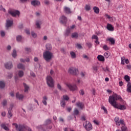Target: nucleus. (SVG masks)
Listing matches in <instances>:
<instances>
[{
    "label": "nucleus",
    "mask_w": 131,
    "mask_h": 131,
    "mask_svg": "<svg viewBox=\"0 0 131 131\" xmlns=\"http://www.w3.org/2000/svg\"><path fill=\"white\" fill-rule=\"evenodd\" d=\"M84 126H85V128L86 130L90 131L93 128V126H92V124L90 123V122L86 121L85 124H83Z\"/></svg>",
    "instance_id": "obj_9"
},
{
    "label": "nucleus",
    "mask_w": 131,
    "mask_h": 131,
    "mask_svg": "<svg viewBox=\"0 0 131 131\" xmlns=\"http://www.w3.org/2000/svg\"><path fill=\"white\" fill-rule=\"evenodd\" d=\"M51 122H52V120H51L50 119L47 120L45 122L46 125L50 124V123H51Z\"/></svg>",
    "instance_id": "obj_50"
},
{
    "label": "nucleus",
    "mask_w": 131,
    "mask_h": 131,
    "mask_svg": "<svg viewBox=\"0 0 131 131\" xmlns=\"http://www.w3.org/2000/svg\"><path fill=\"white\" fill-rule=\"evenodd\" d=\"M46 50H47V51H48L52 50V45H51V44L50 43L47 44L46 46Z\"/></svg>",
    "instance_id": "obj_26"
},
{
    "label": "nucleus",
    "mask_w": 131,
    "mask_h": 131,
    "mask_svg": "<svg viewBox=\"0 0 131 131\" xmlns=\"http://www.w3.org/2000/svg\"><path fill=\"white\" fill-rule=\"evenodd\" d=\"M121 96L115 94L112 96H110L108 102L114 108L116 109H119L120 110H125L126 106L124 105L119 104L117 102V100H121Z\"/></svg>",
    "instance_id": "obj_1"
},
{
    "label": "nucleus",
    "mask_w": 131,
    "mask_h": 131,
    "mask_svg": "<svg viewBox=\"0 0 131 131\" xmlns=\"http://www.w3.org/2000/svg\"><path fill=\"white\" fill-rule=\"evenodd\" d=\"M1 35L2 36V37H4L5 35V33L4 32V31H1Z\"/></svg>",
    "instance_id": "obj_55"
},
{
    "label": "nucleus",
    "mask_w": 131,
    "mask_h": 131,
    "mask_svg": "<svg viewBox=\"0 0 131 131\" xmlns=\"http://www.w3.org/2000/svg\"><path fill=\"white\" fill-rule=\"evenodd\" d=\"M30 75L31 76H32V77H35V74H34V73H33V72H30Z\"/></svg>",
    "instance_id": "obj_56"
},
{
    "label": "nucleus",
    "mask_w": 131,
    "mask_h": 131,
    "mask_svg": "<svg viewBox=\"0 0 131 131\" xmlns=\"http://www.w3.org/2000/svg\"><path fill=\"white\" fill-rule=\"evenodd\" d=\"M66 85L72 91V92H74L75 91H77L78 88L76 84L72 85L70 83H65Z\"/></svg>",
    "instance_id": "obj_7"
},
{
    "label": "nucleus",
    "mask_w": 131,
    "mask_h": 131,
    "mask_svg": "<svg viewBox=\"0 0 131 131\" xmlns=\"http://www.w3.org/2000/svg\"><path fill=\"white\" fill-rule=\"evenodd\" d=\"M108 40L111 42L112 45H114V43H115V40H114L113 38H110L108 39Z\"/></svg>",
    "instance_id": "obj_35"
},
{
    "label": "nucleus",
    "mask_w": 131,
    "mask_h": 131,
    "mask_svg": "<svg viewBox=\"0 0 131 131\" xmlns=\"http://www.w3.org/2000/svg\"><path fill=\"white\" fill-rule=\"evenodd\" d=\"M103 70L105 72L107 71L108 72H110V69H109V68H108V67H106V69L103 68Z\"/></svg>",
    "instance_id": "obj_52"
},
{
    "label": "nucleus",
    "mask_w": 131,
    "mask_h": 131,
    "mask_svg": "<svg viewBox=\"0 0 131 131\" xmlns=\"http://www.w3.org/2000/svg\"><path fill=\"white\" fill-rule=\"evenodd\" d=\"M16 99H18V100L22 101V100L24 99V95L23 94H19V92H17L16 94Z\"/></svg>",
    "instance_id": "obj_13"
},
{
    "label": "nucleus",
    "mask_w": 131,
    "mask_h": 131,
    "mask_svg": "<svg viewBox=\"0 0 131 131\" xmlns=\"http://www.w3.org/2000/svg\"><path fill=\"white\" fill-rule=\"evenodd\" d=\"M8 13L12 17H19V16H20V11L15 9H9L8 11Z\"/></svg>",
    "instance_id": "obj_6"
},
{
    "label": "nucleus",
    "mask_w": 131,
    "mask_h": 131,
    "mask_svg": "<svg viewBox=\"0 0 131 131\" xmlns=\"http://www.w3.org/2000/svg\"><path fill=\"white\" fill-rule=\"evenodd\" d=\"M86 45L89 48H92V45L91 43L88 42Z\"/></svg>",
    "instance_id": "obj_60"
},
{
    "label": "nucleus",
    "mask_w": 131,
    "mask_h": 131,
    "mask_svg": "<svg viewBox=\"0 0 131 131\" xmlns=\"http://www.w3.org/2000/svg\"><path fill=\"white\" fill-rule=\"evenodd\" d=\"M36 25L37 28H38V29L40 28V25H39V21H36Z\"/></svg>",
    "instance_id": "obj_53"
},
{
    "label": "nucleus",
    "mask_w": 131,
    "mask_h": 131,
    "mask_svg": "<svg viewBox=\"0 0 131 131\" xmlns=\"http://www.w3.org/2000/svg\"><path fill=\"white\" fill-rule=\"evenodd\" d=\"M110 55H111V53H110L109 52L107 51L104 54V56L105 57L106 59H108L109 57L110 56Z\"/></svg>",
    "instance_id": "obj_28"
},
{
    "label": "nucleus",
    "mask_w": 131,
    "mask_h": 131,
    "mask_svg": "<svg viewBox=\"0 0 131 131\" xmlns=\"http://www.w3.org/2000/svg\"><path fill=\"white\" fill-rule=\"evenodd\" d=\"M7 99H4L2 102L3 105L4 106H6L7 105Z\"/></svg>",
    "instance_id": "obj_48"
},
{
    "label": "nucleus",
    "mask_w": 131,
    "mask_h": 131,
    "mask_svg": "<svg viewBox=\"0 0 131 131\" xmlns=\"http://www.w3.org/2000/svg\"><path fill=\"white\" fill-rule=\"evenodd\" d=\"M79 94L81 96H83L84 95V92L83 91V90L81 89L79 92Z\"/></svg>",
    "instance_id": "obj_54"
},
{
    "label": "nucleus",
    "mask_w": 131,
    "mask_h": 131,
    "mask_svg": "<svg viewBox=\"0 0 131 131\" xmlns=\"http://www.w3.org/2000/svg\"><path fill=\"white\" fill-rule=\"evenodd\" d=\"M106 29L108 31H114V27L110 24H107Z\"/></svg>",
    "instance_id": "obj_15"
},
{
    "label": "nucleus",
    "mask_w": 131,
    "mask_h": 131,
    "mask_svg": "<svg viewBox=\"0 0 131 131\" xmlns=\"http://www.w3.org/2000/svg\"><path fill=\"white\" fill-rule=\"evenodd\" d=\"M31 5L34 7H36L37 6H39V5H40V2L37 0H33L31 1Z\"/></svg>",
    "instance_id": "obj_12"
},
{
    "label": "nucleus",
    "mask_w": 131,
    "mask_h": 131,
    "mask_svg": "<svg viewBox=\"0 0 131 131\" xmlns=\"http://www.w3.org/2000/svg\"><path fill=\"white\" fill-rule=\"evenodd\" d=\"M42 103L45 105V106H47L48 105V103L47 101H48V97L46 96H45L42 97Z\"/></svg>",
    "instance_id": "obj_18"
},
{
    "label": "nucleus",
    "mask_w": 131,
    "mask_h": 131,
    "mask_svg": "<svg viewBox=\"0 0 131 131\" xmlns=\"http://www.w3.org/2000/svg\"><path fill=\"white\" fill-rule=\"evenodd\" d=\"M37 128H38V129H39V130H42L43 128H42V125H40L38 126V127H37Z\"/></svg>",
    "instance_id": "obj_59"
},
{
    "label": "nucleus",
    "mask_w": 131,
    "mask_h": 131,
    "mask_svg": "<svg viewBox=\"0 0 131 131\" xmlns=\"http://www.w3.org/2000/svg\"><path fill=\"white\" fill-rule=\"evenodd\" d=\"M13 25V20H7L6 21V27L9 28V27H11Z\"/></svg>",
    "instance_id": "obj_16"
},
{
    "label": "nucleus",
    "mask_w": 131,
    "mask_h": 131,
    "mask_svg": "<svg viewBox=\"0 0 131 131\" xmlns=\"http://www.w3.org/2000/svg\"><path fill=\"white\" fill-rule=\"evenodd\" d=\"M115 121L116 125L118 126H119L120 124H121L122 126L121 127V130L122 131L127 130V127L125 126V124L124 123V121L123 120H120L119 117H116L115 118Z\"/></svg>",
    "instance_id": "obj_2"
},
{
    "label": "nucleus",
    "mask_w": 131,
    "mask_h": 131,
    "mask_svg": "<svg viewBox=\"0 0 131 131\" xmlns=\"http://www.w3.org/2000/svg\"><path fill=\"white\" fill-rule=\"evenodd\" d=\"M92 39H96L95 43L96 45H99V39L98 38V36L96 35H93L92 37Z\"/></svg>",
    "instance_id": "obj_20"
},
{
    "label": "nucleus",
    "mask_w": 131,
    "mask_h": 131,
    "mask_svg": "<svg viewBox=\"0 0 131 131\" xmlns=\"http://www.w3.org/2000/svg\"><path fill=\"white\" fill-rule=\"evenodd\" d=\"M5 67L6 69H12V68H13V63H12V62L11 61L6 62L5 63Z\"/></svg>",
    "instance_id": "obj_11"
},
{
    "label": "nucleus",
    "mask_w": 131,
    "mask_h": 131,
    "mask_svg": "<svg viewBox=\"0 0 131 131\" xmlns=\"http://www.w3.org/2000/svg\"><path fill=\"white\" fill-rule=\"evenodd\" d=\"M57 89H58V90L61 92L65 91V89L62 88V86H61V85L59 83L57 84Z\"/></svg>",
    "instance_id": "obj_31"
},
{
    "label": "nucleus",
    "mask_w": 131,
    "mask_h": 131,
    "mask_svg": "<svg viewBox=\"0 0 131 131\" xmlns=\"http://www.w3.org/2000/svg\"><path fill=\"white\" fill-rule=\"evenodd\" d=\"M93 10H94V13H96V14H99V8L97 7H94L93 8Z\"/></svg>",
    "instance_id": "obj_37"
},
{
    "label": "nucleus",
    "mask_w": 131,
    "mask_h": 131,
    "mask_svg": "<svg viewBox=\"0 0 131 131\" xmlns=\"http://www.w3.org/2000/svg\"><path fill=\"white\" fill-rule=\"evenodd\" d=\"M13 108H14V104H11L10 105L9 108L8 109V111H12L13 110Z\"/></svg>",
    "instance_id": "obj_44"
},
{
    "label": "nucleus",
    "mask_w": 131,
    "mask_h": 131,
    "mask_svg": "<svg viewBox=\"0 0 131 131\" xmlns=\"http://www.w3.org/2000/svg\"><path fill=\"white\" fill-rule=\"evenodd\" d=\"M85 9L86 11H90V10H91V6L89 5H86L85 6Z\"/></svg>",
    "instance_id": "obj_45"
},
{
    "label": "nucleus",
    "mask_w": 131,
    "mask_h": 131,
    "mask_svg": "<svg viewBox=\"0 0 131 131\" xmlns=\"http://www.w3.org/2000/svg\"><path fill=\"white\" fill-rule=\"evenodd\" d=\"M70 54L71 55L72 59H75L76 58V54H75V52L71 51Z\"/></svg>",
    "instance_id": "obj_24"
},
{
    "label": "nucleus",
    "mask_w": 131,
    "mask_h": 131,
    "mask_svg": "<svg viewBox=\"0 0 131 131\" xmlns=\"http://www.w3.org/2000/svg\"><path fill=\"white\" fill-rule=\"evenodd\" d=\"M105 17L106 19H108L111 22H114V21L116 20L115 17H111L110 15H108V14H105Z\"/></svg>",
    "instance_id": "obj_14"
},
{
    "label": "nucleus",
    "mask_w": 131,
    "mask_h": 131,
    "mask_svg": "<svg viewBox=\"0 0 131 131\" xmlns=\"http://www.w3.org/2000/svg\"><path fill=\"white\" fill-rule=\"evenodd\" d=\"M24 92L28 93V91H29V85H27L26 83H24Z\"/></svg>",
    "instance_id": "obj_17"
},
{
    "label": "nucleus",
    "mask_w": 131,
    "mask_h": 131,
    "mask_svg": "<svg viewBox=\"0 0 131 131\" xmlns=\"http://www.w3.org/2000/svg\"><path fill=\"white\" fill-rule=\"evenodd\" d=\"M21 39H22V36H21V35H18L16 37L17 41H21Z\"/></svg>",
    "instance_id": "obj_47"
},
{
    "label": "nucleus",
    "mask_w": 131,
    "mask_h": 131,
    "mask_svg": "<svg viewBox=\"0 0 131 131\" xmlns=\"http://www.w3.org/2000/svg\"><path fill=\"white\" fill-rule=\"evenodd\" d=\"M13 125H14L15 126L16 129L18 130L19 131H25L26 130L28 131H32L31 128L26 127L24 125H19L18 126V124L17 123H13Z\"/></svg>",
    "instance_id": "obj_4"
},
{
    "label": "nucleus",
    "mask_w": 131,
    "mask_h": 131,
    "mask_svg": "<svg viewBox=\"0 0 131 131\" xmlns=\"http://www.w3.org/2000/svg\"><path fill=\"white\" fill-rule=\"evenodd\" d=\"M78 113H79V111H78V110H77V108H75L74 110V114L75 115H78Z\"/></svg>",
    "instance_id": "obj_43"
},
{
    "label": "nucleus",
    "mask_w": 131,
    "mask_h": 131,
    "mask_svg": "<svg viewBox=\"0 0 131 131\" xmlns=\"http://www.w3.org/2000/svg\"><path fill=\"white\" fill-rule=\"evenodd\" d=\"M121 64H122V65H124V64H125L124 63V62H125V57H124V56L121 57Z\"/></svg>",
    "instance_id": "obj_40"
},
{
    "label": "nucleus",
    "mask_w": 131,
    "mask_h": 131,
    "mask_svg": "<svg viewBox=\"0 0 131 131\" xmlns=\"http://www.w3.org/2000/svg\"><path fill=\"white\" fill-rule=\"evenodd\" d=\"M93 72H97L98 71V64H94L93 67Z\"/></svg>",
    "instance_id": "obj_29"
},
{
    "label": "nucleus",
    "mask_w": 131,
    "mask_h": 131,
    "mask_svg": "<svg viewBox=\"0 0 131 131\" xmlns=\"http://www.w3.org/2000/svg\"><path fill=\"white\" fill-rule=\"evenodd\" d=\"M12 76H13V73H10L8 74V78H12Z\"/></svg>",
    "instance_id": "obj_57"
},
{
    "label": "nucleus",
    "mask_w": 131,
    "mask_h": 131,
    "mask_svg": "<svg viewBox=\"0 0 131 131\" xmlns=\"http://www.w3.org/2000/svg\"><path fill=\"white\" fill-rule=\"evenodd\" d=\"M17 68L18 69H22V70H25V67L21 63H19L17 65Z\"/></svg>",
    "instance_id": "obj_22"
},
{
    "label": "nucleus",
    "mask_w": 131,
    "mask_h": 131,
    "mask_svg": "<svg viewBox=\"0 0 131 131\" xmlns=\"http://www.w3.org/2000/svg\"><path fill=\"white\" fill-rule=\"evenodd\" d=\"M60 23L61 24H62L63 25H66L67 24V17L66 16L62 15L60 18H59Z\"/></svg>",
    "instance_id": "obj_10"
},
{
    "label": "nucleus",
    "mask_w": 131,
    "mask_h": 131,
    "mask_svg": "<svg viewBox=\"0 0 131 131\" xmlns=\"http://www.w3.org/2000/svg\"><path fill=\"white\" fill-rule=\"evenodd\" d=\"M31 35L32 36V37L35 38L37 36V35L35 33H34V32H31Z\"/></svg>",
    "instance_id": "obj_51"
},
{
    "label": "nucleus",
    "mask_w": 131,
    "mask_h": 131,
    "mask_svg": "<svg viewBox=\"0 0 131 131\" xmlns=\"http://www.w3.org/2000/svg\"><path fill=\"white\" fill-rule=\"evenodd\" d=\"M8 118L9 119H11L13 116V114L12 113V111H8Z\"/></svg>",
    "instance_id": "obj_30"
},
{
    "label": "nucleus",
    "mask_w": 131,
    "mask_h": 131,
    "mask_svg": "<svg viewBox=\"0 0 131 131\" xmlns=\"http://www.w3.org/2000/svg\"><path fill=\"white\" fill-rule=\"evenodd\" d=\"M76 105L78 107V108H80V109L82 110L83 108L84 104L82 102H78L76 103Z\"/></svg>",
    "instance_id": "obj_19"
},
{
    "label": "nucleus",
    "mask_w": 131,
    "mask_h": 131,
    "mask_svg": "<svg viewBox=\"0 0 131 131\" xmlns=\"http://www.w3.org/2000/svg\"><path fill=\"white\" fill-rule=\"evenodd\" d=\"M19 77H23L24 76V72L23 71H19L18 72Z\"/></svg>",
    "instance_id": "obj_27"
},
{
    "label": "nucleus",
    "mask_w": 131,
    "mask_h": 131,
    "mask_svg": "<svg viewBox=\"0 0 131 131\" xmlns=\"http://www.w3.org/2000/svg\"><path fill=\"white\" fill-rule=\"evenodd\" d=\"M80 75L81 77H84L85 76V72H81Z\"/></svg>",
    "instance_id": "obj_58"
},
{
    "label": "nucleus",
    "mask_w": 131,
    "mask_h": 131,
    "mask_svg": "<svg viewBox=\"0 0 131 131\" xmlns=\"http://www.w3.org/2000/svg\"><path fill=\"white\" fill-rule=\"evenodd\" d=\"M12 56L13 58H16V57H17V52L16 51V50L14 49L13 50Z\"/></svg>",
    "instance_id": "obj_32"
},
{
    "label": "nucleus",
    "mask_w": 131,
    "mask_h": 131,
    "mask_svg": "<svg viewBox=\"0 0 131 131\" xmlns=\"http://www.w3.org/2000/svg\"><path fill=\"white\" fill-rule=\"evenodd\" d=\"M44 3H45V5H49V4H50V2L48 0H45L44 1Z\"/></svg>",
    "instance_id": "obj_62"
},
{
    "label": "nucleus",
    "mask_w": 131,
    "mask_h": 131,
    "mask_svg": "<svg viewBox=\"0 0 131 131\" xmlns=\"http://www.w3.org/2000/svg\"><path fill=\"white\" fill-rule=\"evenodd\" d=\"M5 82H4L3 81H0V89H4V88H5Z\"/></svg>",
    "instance_id": "obj_34"
},
{
    "label": "nucleus",
    "mask_w": 131,
    "mask_h": 131,
    "mask_svg": "<svg viewBox=\"0 0 131 131\" xmlns=\"http://www.w3.org/2000/svg\"><path fill=\"white\" fill-rule=\"evenodd\" d=\"M99 61H100L101 62H105V57L101 55H99Z\"/></svg>",
    "instance_id": "obj_25"
},
{
    "label": "nucleus",
    "mask_w": 131,
    "mask_h": 131,
    "mask_svg": "<svg viewBox=\"0 0 131 131\" xmlns=\"http://www.w3.org/2000/svg\"><path fill=\"white\" fill-rule=\"evenodd\" d=\"M70 34V29L69 28H68L65 33V35L67 36H68Z\"/></svg>",
    "instance_id": "obj_38"
},
{
    "label": "nucleus",
    "mask_w": 131,
    "mask_h": 131,
    "mask_svg": "<svg viewBox=\"0 0 131 131\" xmlns=\"http://www.w3.org/2000/svg\"><path fill=\"white\" fill-rule=\"evenodd\" d=\"M101 109H102V110H103V111H104V113H105L106 114H107L108 113V111L107 110V108H106V107H105V106H102Z\"/></svg>",
    "instance_id": "obj_41"
},
{
    "label": "nucleus",
    "mask_w": 131,
    "mask_h": 131,
    "mask_svg": "<svg viewBox=\"0 0 131 131\" xmlns=\"http://www.w3.org/2000/svg\"><path fill=\"white\" fill-rule=\"evenodd\" d=\"M64 11L67 14H70V13H71V10H70V8L66 6L64 7Z\"/></svg>",
    "instance_id": "obj_21"
},
{
    "label": "nucleus",
    "mask_w": 131,
    "mask_h": 131,
    "mask_svg": "<svg viewBox=\"0 0 131 131\" xmlns=\"http://www.w3.org/2000/svg\"><path fill=\"white\" fill-rule=\"evenodd\" d=\"M25 50L27 52H31V49H30V48H27L25 49Z\"/></svg>",
    "instance_id": "obj_63"
},
{
    "label": "nucleus",
    "mask_w": 131,
    "mask_h": 131,
    "mask_svg": "<svg viewBox=\"0 0 131 131\" xmlns=\"http://www.w3.org/2000/svg\"><path fill=\"white\" fill-rule=\"evenodd\" d=\"M25 32L27 33V34H30V32L29 31V30L28 29H26Z\"/></svg>",
    "instance_id": "obj_61"
},
{
    "label": "nucleus",
    "mask_w": 131,
    "mask_h": 131,
    "mask_svg": "<svg viewBox=\"0 0 131 131\" xmlns=\"http://www.w3.org/2000/svg\"><path fill=\"white\" fill-rule=\"evenodd\" d=\"M43 58L47 62H49L54 58V54L49 51H46L43 53Z\"/></svg>",
    "instance_id": "obj_3"
},
{
    "label": "nucleus",
    "mask_w": 131,
    "mask_h": 131,
    "mask_svg": "<svg viewBox=\"0 0 131 131\" xmlns=\"http://www.w3.org/2000/svg\"><path fill=\"white\" fill-rule=\"evenodd\" d=\"M124 79L126 80V81H127V82H128L129 81V80H130V78H129V76H127V75H125L124 76Z\"/></svg>",
    "instance_id": "obj_42"
},
{
    "label": "nucleus",
    "mask_w": 131,
    "mask_h": 131,
    "mask_svg": "<svg viewBox=\"0 0 131 131\" xmlns=\"http://www.w3.org/2000/svg\"><path fill=\"white\" fill-rule=\"evenodd\" d=\"M126 67H127V69H129V70L131 69V65L130 64L127 65Z\"/></svg>",
    "instance_id": "obj_64"
},
{
    "label": "nucleus",
    "mask_w": 131,
    "mask_h": 131,
    "mask_svg": "<svg viewBox=\"0 0 131 131\" xmlns=\"http://www.w3.org/2000/svg\"><path fill=\"white\" fill-rule=\"evenodd\" d=\"M127 92L128 93H131V83L129 82L127 84Z\"/></svg>",
    "instance_id": "obj_23"
},
{
    "label": "nucleus",
    "mask_w": 131,
    "mask_h": 131,
    "mask_svg": "<svg viewBox=\"0 0 131 131\" xmlns=\"http://www.w3.org/2000/svg\"><path fill=\"white\" fill-rule=\"evenodd\" d=\"M1 127H2V128H4V129H5V130H9V128H8L7 126H6L5 124H2Z\"/></svg>",
    "instance_id": "obj_36"
},
{
    "label": "nucleus",
    "mask_w": 131,
    "mask_h": 131,
    "mask_svg": "<svg viewBox=\"0 0 131 131\" xmlns=\"http://www.w3.org/2000/svg\"><path fill=\"white\" fill-rule=\"evenodd\" d=\"M103 49L104 51H109L110 49L109 47L106 45L103 46Z\"/></svg>",
    "instance_id": "obj_46"
},
{
    "label": "nucleus",
    "mask_w": 131,
    "mask_h": 131,
    "mask_svg": "<svg viewBox=\"0 0 131 131\" xmlns=\"http://www.w3.org/2000/svg\"><path fill=\"white\" fill-rule=\"evenodd\" d=\"M69 73L72 74L73 75H78L79 72L78 70L76 68H70L69 70Z\"/></svg>",
    "instance_id": "obj_8"
},
{
    "label": "nucleus",
    "mask_w": 131,
    "mask_h": 131,
    "mask_svg": "<svg viewBox=\"0 0 131 131\" xmlns=\"http://www.w3.org/2000/svg\"><path fill=\"white\" fill-rule=\"evenodd\" d=\"M72 37L73 38H77L78 37V34L77 33H73L72 34Z\"/></svg>",
    "instance_id": "obj_33"
},
{
    "label": "nucleus",
    "mask_w": 131,
    "mask_h": 131,
    "mask_svg": "<svg viewBox=\"0 0 131 131\" xmlns=\"http://www.w3.org/2000/svg\"><path fill=\"white\" fill-rule=\"evenodd\" d=\"M60 105L61 107H63V108L65 107V105H66V103L65 102V101L64 100L61 101Z\"/></svg>",
    "instance_id": "obj_39"
},
{
    "label": "nucleus",
    "mask_w": 131,
    "mask_h": 131,
    "mask_svg": "<svg viewBox=\"0 0 131 131\" xmlns=\"http://www.w3.org/2000/svg\"><path fill=\"white\" fill-rule=\"evenodd\" d=\"M46 82L47 83V85L49 88H54L55 85V81H54V79L51 76H48L46 77Z\"/></svg>",
    "instance_id": "obj_5"
},
{
    "label": "nucleus",
    "mask_w": 131,
    "mask_h": 131,
    "mask_svg": "<svg viewBox=\"0 0 131 131\" xmlns=\"http://www.w3.org/2000/svg\"><path fill=\"white\" fill-rule=\"evenodd\" d=\"M63 100H66V101H68L69 100V97L67 95H63Z\"/></svg>",
    "instance_id": "obj_49"
}]
</instances>
